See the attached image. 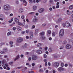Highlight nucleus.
<instances>
[{
	"instance_id": "20e7f679",
	"label": "nucleus",
	"mask_w": 73,
	"mask_h": 73,
	"mask_svg": "<svg viewBox=\"0 0 73 73\" xmlns=\"http://www.w3.org/2000/svg\"><path fill=\"white\" fill-rule=\"evenodd\" d=\"M65 26L67 28H68L69 27L71 26L70 24L69 23L68 21H66L65 23Z\"/></svg>"
},
{
	"instance_id": "f704fd0d",
	"label": "nucleus",
	"mask_w": 73,
	"mask_h": 73,
	"mask_svg": "<svg viewBox=\"0 0 73 73\" xmlns=\"http://www.w3.org/2000/svg\"><path fill=\"white\" fill-rule=\"evenodd\" d=\"M25 17L24 15H23L21 16V18L22 19H24Z\"/></svg>"
},
{
	"instance_id": "774afa93",
	"label": "nucleus",
	"mask_w": 73,
	"mask_h": 73,
	"mask_svg": "<svg viewBox=\"0 0 73 73\" xmlns=\"http://www.w3.org/2000/svg\"><path fill=\"white\" fill-rule=\"evenodd\" d=\"M13 14H11L9 16H13Z\"/></svg>"
},
{
	"instance_id": "b1692460",
	"label": "nucleus",
	"mask_w": 73,
	"mask_h": 73,
	"mask_svg": "<svg viewBox=\"0 0 73 73\" xmlns=\"http://www.w3.org/2000/svg\"><path fill=\"white\" fill-rule=\"evenodd\" d=\"M27 46V44L25 43V45H24L22 47L23 48H25Z\"/></svg>"
},
{
	"instance_id": "aec40b11",
	"label": "nucleus",
	"mask_w": 73,
	"mask_h": 73,
	"mask_svg": "<svg viewBox=\"0 0 73 73\" xmlns=\"http://www.w3.org/2000/svg\"><path fill=\"white\" fill-rule=\"evenodd\" d=\"M33 10L35 11V10H36L37 9V7L36 6H34L33 7Z\"/></svg>"
},
{
	"instance_id": "dca6fc26",
	"label": "nucleus",
	"mask_w": 73,
	"mask_h": 73,
	"mask_svg": "<svg viewBox=\"0 0 73 73\" xmlns=\"http://www.w3.org/2000/svg\"><path fill=\"white\" fill-rule=\"evenodd\" d=\"M15 22H16L17 24L19 22V20L17 18H15L14 19Z\"/></svg>"
},
{
	"instance_id": "864d4df0",
	"label": "nucleus",
	"mask_w": 73,
	"mask_h": 73,
	"mask_svg": "<svg viewBox=\"0 0 73 73\" xmlns=\"http://www.w3.org/2000/svg\"><path fill=\"white\" fill-rule=\"evenodd\" d=\"M62 25H63V27H65V26H65V24L64 23H63Z\"/></svg>"
},
{
	"instance_id": "7c9ffc66",
	"label": "nucleus",
	"mask_w": 73,
	"mask_h": 73,
	"mask_svg": "<svg viewBox=\"0 0 73 73\" xmlns=\"http://www.w3.org/2000/svg\"><path fill=\"white\" fill-rule=\"evenodd\" d=\"M1 54H5V52L3 51H1Z\"/></svg>"
},
{
	"instance_id": "c756f323",
	"label": "nucleus",
	"mask_w": 73,
	"mask_h": 73,
	"mask_svg": "<svg viewBox=\"0 0 73 73\" xmlns=\"http://www.w3.org/2000/svg\"><path fill=\"white\" fill-rule=\"evenodd\" d=\"M11 34H12V33H11V32H8L7 34V36H9V35H11Z\"/></svg>"
},
{
	"instance_id": "2f4dec72",
	"label": "nucleus",
	"mask_w": 73,
	"mask_h": 73,
	"mask_svg": "<svg viewBox=\"0 0 73 73\" xmlns=\"http://www.w3.org/2000/svg\"><path fill=\"white\" fill-rule=\"evenodd\" d=\"M13 64V62H10L9 63V65H12V64Z\"/></svg>"
},
{
	"instance_id": "8fccbe9b",
	"label": "nucleus",
	"mask_w": 73,
	"mask_h": 73,
	"mask_svg": "<svg viewBox=\"0 0 73 73\" xmlns=\"http://www.w3.org/2000/svg\"><path fill=\"white\" fill-rule=\"evenodd\" d=\"M28 73H34V72L29 71H28Z\"/></svg>"
},
{
	"instance_id": "3c124183",
	"label": "nucleus",
	"mask_w": 73,
	"mask_h": 73,
	"mask_svg": "<svg viewBox=\"0 0 73 73\" xmlns=\"http://www.w3.org/2000/svg\"><path fill=\"white\" fill-rule=\"evenodd\" d=\"M25 33V31H22L21 32V34H24Z\"/></svg>"
},
{
	"instance_id": "c85d7f7f",
	"label": "nucleus",
	"mask_w": 73,
	"mask_h": 73,
	"mask_svg": "<svg viewBox=\"0 0 73 73\" xmlns=\"http://www.w3.org/2000/svg\"><path fill=\"white\" fill-rule=\"evenodd\" d=\"M29 2L30 4H33V1L32 0H29Z\"/></svg>"
},
{
	"instance_id": "f3484780",
	"label": "nucleus",
	"mask_w": 73,
	"mask_h": 73,
	"mask_svg": "<svg viewBox=\"0 0 73 73\" xmlns=\"http://www.w3.org/2000/svg\"><path fill=\"white\" fill-rule=\"evenodd\" d=\"M37 20H38V19L37 18H34L33 20V23H36V22L37 21Z\"/></svg>"
},
{
	"instance_id": "473e14b6",
	"label": "nucleus",
	"mask_w": 73,
	"mask_h": 73,
	"mask_svg": "<svg viewBox=\"0 0 73 73\" xmlns=\"http://www.w3.org/2000/svg\"><path fill=\"white\" fill-rule=\"evenodd\" d=\"M39 72H42V73H43V72H44V70L41 69H40L39 70Z\"/></svg>"
},
{
	"instance_id": "1a4fd4ad",
	"label": "nucleus",
	"mask_w": 73,
	"mask_h": 73,
	"mask_svg": "<svg viewBox=\"0 0 73 73\" xmlns=\"http://www.w3.org/2000/svg\"><path fill=\"white\" fill-rule=\"evenodd\" d=\"M16 28L18 31H22V28L20 27V26H17L16 27Z\"/></svg>"
},
{
	"instance_id": "0e129e2a",
	"label": "nucleus",
	"mask_w": 73,
	"mask_h": 73,
	"mask_svg": "<svg viewBox=\"0 0 73 73\" xmlns=\"http://www.w3.org/2000/svg\"><path fill=\"white\" fill-rule=\"evenodd\" d=\"M0 66H4V63H2V64H1Z\"/></svg>"
},
{
	"instance_id": "13d9d810",
	"label": "nucleus",
	"mask_w": 73,
	"mask_h": 73,
	"mask_svg": "<svg viewBox=\"0 0 73 73\" xmlns=\"http://www.w3.org/2000/svg\"><path fill=\"white\" fill-rule=\"evenodd\" d=\"M32 65L33 66H35V64L34 63H33L32 64Z\"/></svg>"
},
{
	"instance_id": "39448f33",
	"label": "nucleus",
	"mask_w": 73,
	"mask_h": 73,
	"mask_svg": "<svg viewBox=\"0 0 73 73\" xmlns=\"http://www.w3.org/2000/svg\"><path fill=\"white\" fill-rule=\"evenodd\" d=\"M64 69L63 68L60 67L58 69V70L59 72H61L63 71L64 70Z\"/></svg>"
},
{
	"instance_id": "0eeeda50",
	"label": "nucleus",
	"mask_w": 73,
	"mask_h": 73,
	"mask_svg": "<svg viewBox=\"0 0 73 73\" xmlns=\"http://www.w3.org/2000/svg\"><path fill=\"white\" fill-rule=\"evenodd\" d=\"M37 56L36 55H33L32 57V60H36V59L38 58Z\"/></svg>"
},
{
	"instance_id": "9b49d317",
	"label": "nucleus",
	"mask_w": 73,
	"mask_h": 73,
	"mask_svg": "<svg viewBox=\"0 0 73 73\" xmlns=\"http://www.w3.org/2000/svg\"><path fill=\"white\" fill-rule=\"evenodd\" d=\"M44 11V9L42 8L39 9L38 10V12L39 13H42Z\"/></svg>"
},
{
	"instance_id": "de8ad7c7",
	"label": "nucleus",
	"mask_w": 73,
	"mask_h": 73,
	"mask_svg": "<svg viewBox=\"0 0 73 73\" xmlns=\"http://www.w3.org/2000/svg\"><path fill=\"white\" fill-rule=\"evenodd\" d=\"M45 66H48V63L46 62H45Z\"/></svg>"
},
{
	"instance_id": "cd10ccee",
	"label": "nucleus",
	"mask_w": 73,
	"mask_h": 73,
	"mask_svg": "<svg viewBox=\"0 0 73 73\" xmlns=\"http://www.w3.org/2000/svg\"><path fill=\"white\" fill-rule=\"evenodd\" d=\"M48 51L50 52H53V50L51 48H50L49 49Z\"/></svg>"
},
{
	"instance_id": "680f3d73",
	"label": "nucleus",
	"mask_w": 73,
	"mask_h": 73,
	"mask_svg": "<svg viewBox=\"0 0 73 73\" xmlns=\"http://www.w3.org/2000/svg\"><path fill=\"white\" fill-rule=\"evenodd\" d=\"M68 64H65V65H64V66H65V67H67V66H68Z\"/></svg>"
},
{
	"instance_id": "4d7b16f0",
	"label": "nucleus",
	"mask_w": 73,
	"mask_h": 73,
	"mask_svg": "<svg viewBox=\"0 0 73 73\" xmlns=\"http://www.w3.org/2000/svg\"><path fill=\"white\" fill-rule=\"evenodd\" d=\"M34 13H34L33 12L29 13V14H31V15H32V14H33Z\"/></svg>"
},
{
	"instance_id": "bb28decb",
	"label": "nucleus",
	"mask_w": 73,
	"mask_h": 73,
	"mask_svg": "<svg viewBox=\"0 0 73 73\" xmlns=\"http://www.w3.org/2000/svg\"><path fill=\"white\" fill-rule=\"evenodd\" d=\"M41 45H42L41 43H38V44L36 45V46L39 47L40 46H41Z\"/></svg>"
},
{
	"instance_id": "bf43d9fd",
	"label": "nucleus",
	"mask_w": 73,
	"mask_h": 73,
	"mask_svg": "<svg viewBox=\"0 0 73 73\" xmlns=\"http://www.w3.org/2000/svg\"><path fill=\"white\" fill-rule=\"evenodd\" d=\"M46 25V24H43L42 25V27H45Z\"/></svg>"
},
{
	"instance_id": "e2e57ef3",
	"label": "nucleus",
	"mask_w": 73,
	"mask_h": 73,
	"mask_svg": "<svg viewBox=\"0 0 73 73\" xmlns=\"http://www.w3.org/2000/svg\"><path fill=\"white\" fill-rule=\"evenodd\" d=\"M5 44V43H4V42L1 43V44L2 45H2H4V44Z\"/></svg>"
},
{
	"instance_id": "9d476101",
	"label": "nucleus",
	"mask_w": 73,
	"mask_h": 73,
	"mask_svg": "<svg viewBox=\"0 0 73 73\" xmlns=\"http://www.w3.org/2000/svg\"><path fill=\"white\" fill-rule=\"evenodd\" d=\"M17 23L18 24V25H23V26H24V25H25V23L24 22H23V23H22L19 22Z\"/></svg>"
},
{
	"instance_id": "6e6d98bb",
	"label": "nucleus",
	"mask_w": 73,
	"mask_h": 73,
	"mask_svg": "<svg viewBox=\"0 0 73 73\" xmlns=\"http://www.w3.org/2000/svg\"><path fill=\"white\" fill-rule=\"evenodd\" d=\"M69 66L70 67H72V65L70 64H69Z\"/></svg>"
},
{
	"instance_id": "6e6552de",
	"label": "nucleus",
	"mask_w": 73,
	"mask_h": 73,
	"mask_svg": "<svg viewBox=\"0 0 73 73\" xmlns=\"http://www.w3.org/2000/svg\"><path fill=\"white\" fill-rule=\"evenodd\" d=\"M66 49H69L72 48V46L70 44H67L66 46Z\"/></svg>"
},
{
	"instance_id": "5701e85b",
	"label": "nucleus",
	"mask_w": 73,
	"mask_h": 73,
	"mask_svg": "<svg viewBox=\"0 0 73 73\" xmlns=\"http://www.w3.org/2000/svg\"><path fill=\"white\" fill-rule=\"evenodd\" d=\"M45 35V32H41L40 33V36H44Z\"/></svg>"
},
{
	"instance_id": "c9c22d12",
	"label": "nucleus",
	"mask_w": 73,
	"mask_h": 73,
	"mask_svg": "<svg viewBox=\"0 0 73 73\" xmlns=\"http://www.w3.org/2000/svg\"><path fill=\"white\" fill-rule=\"evenodd\" d=\"M62 20V19L61 18H59L58 19V22H60Z\"/></svg>"
},
{
	"instance_id": "37998d69",
	"label": "nucleus",
	"mask_w": 73,
	"mask_h": 73,
	"mask_svg": "<svg viewBox=\"0 0 73 73\" xmlns=\"http://www.w3.org/2000/svg\"><path fill=\"white\" fill-rule=\"evenodd\" d=\"M15 3L16 4H19V1H16L15 2Z\"/></svg>"
},
{
	"instance_id": "72a5a7b5",
	"label": "nucleus",
	"mask_w": 73,
	"mask_h": 73,
	"mask_svg": "<svg viewBox=\"0 0 73 73\" xmlns=\"http://www.w3.org/2000/svg\"><path fill=\"white\" fill-rule=\"evenodd\" d=\"M38 32V29H36L35 30V33H37Z\"/></svg>"
},
{
	"instance_id": "f03ea898",
	"label": "nucleus",
	"mask_w": 73,
	"mask_h": 73,
	"mask_svg": "<svg viewBox=\"0 0 73 73\" xmlns=\"http://www.w3.org/2000/svg\"><path fill=\"white\" fill-rule=\"evenodd\" d=\"M64 30L63 29H62L60 30L59 32V36L60 37H62L64 36Z\"/></svg>"
},
{
	"instance_id": "603ef678",
	"label": "nucleus",
	"mask_w": 73,
	"mask_h": 73,
	"mask_svg": "<svg viewBox=\"0 0 73 73\" xmlns=\"http://www.w3.org/2000/svg\"><path fill=\"white\" fill-rule=\"evenodd\" d=\"M49 2L50 3H53V0H50Z\"/></svg>"
},
{
	"instance_id": "49530a36",
	"label": "nucleus",
	"mask_w": 73,
	"mask_h": 73,
	"mask_svg": "<svg viewBox=\"0 0 73 73\" xmlns=\"http://www.w3.org/2000/svg\"><path fill=\"white\" fill-rule=\"evenodd\" d=\"M5 66H6V67H8V64L7 63H6L5 64Z\"/></svg>"
},
{
	"instance_id": "09e8293b",
	"label": "nucleus",
	"mask_w": 73,
	"mask_h": 73,
	"mask_svg": "<svg viewBox=\"0 0 73 73\" xmlns=\"http://www.w3.org/2000/svg\"><path fill=\"white\" fill-rule=\"evenodd\" d=\"M30 35H33V33L32 32H30Z\"/></svg>"
},
{
	"instance_id": "393cba45",
	"label": "nucleus",
	"mask_w": 73,
	"mask_h": 73,
	"mask_svg": "<svg viewBox=\"0 0 73 73\" xmlns=\"http://www.w3.org/2000/svg\"><path fill=\"white\" fill-rule=\"evenodd\" d=\"M19 13H22V12H23V9H19Z\"/></svg>"
},
{
	"instance_id": "69168bd1",
	"label": "nucleus",
	"mask_w": 73,
	"mask_h": 73,
	"mask_svg": "<svg viewBox=\"0 0 73 73\" xmlns=\"http://www.w3.org/2000/svg\"><path fill=\"white\" fill-rule=\"evenodd\" d=\"M13 30H14V31H15L16 30V27H14L13 28Z\"/></svg>"
},
{
	"instance_id": "423d86ee",
	"label": "nucleus",
	"mask_w": 73,
	"mask_h": 73,
	"mask_svg": "<svg viewBox=\"0 0 73 73\" xmlns=\"http://www.w3.org/2000/svg\"><path fill=\"white\" fill-rule=\"evenodd\" d=\"M59 66V63L58 62H55L54 64V66L55 68H57Z\"/></svg>"
},
{
	"instance_id": "4468645a",
	"label": "nucleus",
	"mask_w": 73,
	"mask_h": 73,
	"mask_svg": "<svg viewBox=\"0 0 73 73\" xmlns=\"http://www.w3.org/2000/svg\"><path fill=\"white\" fill-rule=\"evenodd\" d=\"M50 34H51V31L50 30H48L47 31V36H50Z\"/></svg>"
},
{
	"instance_id": "ea45409f",
	"label": "nucleus",
	"mask_w": 73,
	"mask_h": 73,
	"mask_svg": "<svg viewBox=\"0 0 73 73\" xmlns=\"http://www.w3.org/2000/svg\"><path fill=\"white\" fill-rule=\"evenodd\" d=\"M52 36L53 37H54V36H55V33L54 32L52 33Z\"/></svg>"
},
{
	"instance_id": "f8f14e48",
	"label": "nucleus",
	"mask_w": 73,
	"mask_h": 73,
	"mask_svg": "<svg viewBox=\"0 0 73 73\" xmlns=\"http://www.w3.org/2000/svg\"><path fill=\"white\" fill-rule=\"evenodd\" d=\"M20 58V56L19 55H18L17 57L15 58L14 60V61H16V60H18V59H19V58Z\"/></svg>"
},
{
	"instance_id": "052dcab7",
	"label": "nucleus",
	"mask_w": 73,
	"mask_h": 73,
	"mask_svg": "<svg viewBox=\"0 0 73 73\" xmlns=\"http://www.w3.org/2000/svg\"><path fill=\"white\" fill-rule=\"evenodd\" d=\"M54 2L55 3H56L57 2V1H59V0H54Z\"/></svg>"
},
{
	"instance_id": "58836bf2",
	"label": "nucleus",
	"mask_w": 73,
	"mask_h": 73,
	"mask_svg": "<svg viewBox=\"0 0 73 73\" xmlns=\"http://www.w3.org/2000/svg\"><path fill=\"white\" fill-rule=\"evenodd\" d=\"M67 43V42H66V41H64L63 42V44H66Z\"/></svg>"
},
{
	"instance_id": "f257e3e1",
	"label": "nucleus",
	"mask_w": 73,
	"mask_h": 73,
	"mask_svg": "<svg viewBox=\"0 0 73 73\" xmlns=\"http://www.w3.org/2000/svg\"><path fill=\"white\" fill-rule=\"evenodd\" d=\"M3 8L5 11H9L11 9V6L8 5H5L3 6Z\"/></svg>"
},
{
	"instance_id": "c03bdc74",
	"label": "nucleus",
	"mask_w": 73,
	"mask_h": 73,
	"mask_svg": "<svg viewBox=\"0 0 73 73\" xmlns=\"http://www.w3.org/2000/svg\"><path fill=\"white\" fill-rule=\"evenodd\" d=\"M61 66L62 67H63L64 66V63H61Z\"/></svg>"
},
{
	"instance_id": "4c0bfd02",
	"label": "nucleus",
	"mask_w": 73,
	"mask_h": 73,
	"mask_svg": "<svg viewBox=\"0 0 73 73\" xmlns=\"http://www.w3.org/2000/svg\"><path fill=\"white\" fill-rule=\"evenodd\" d=\"M35 25H34L32 26V27L31 28V29H35Z\"/></svg>"
},
{
	"instance_id": "412c9836",
	"label": "nucleus",
	"mask_w": 73,
	"mask_h": 73,
	"mask_svg": "<svg viewBox=\"0 0 73 73\" xmlns=\"http://www.w3.org/2000/svg\"><path fill=\"white\" fill-rule=\"evenodd\" d=\"M3 50L5 52H7L8 51V49L6 48H4L3 49Z\"/></svg>"
},
{
	"instance_id": "79ce46f5",
	"label": "nucleus",
	"mask_w": 73,
	"mask_h": 73,
	"mask_svg": "<svg viewBox=\"0 0 73 73\" xmlns=\"http://www.w3.org/2000/svg\"><path fill=\"white\" fill-rule=\"evenodd\" d=\"M25 28H28V25H26L25 26Z\"/></svg>"
},
{
	"instance_id": "a211bd4d",
	"label": "nucleus",
	"mask_w": 73,
	"mask_h": 73,
	"mask_svg": "<svg viewBox=\"0 0 73 73\" xmlns=\"http://www.w3.org/2000/svg\"><path fill=\"white\" fill-rule=\"evenodd\" d=\"M46 38V37L45 36H41L40 37V39L42 40H44Z\"/></svg>"
},
{
	"instance_id": "ddd939ff",
	"label": "nucleus",
	"mask_w": 73,
	"mask_h": 73,
	"mask_svg": "<svg viewBox=\"0 0 73 73\" xmlns=\"http://www.w3.org/2000/svg\"><path fill=\"white\" fill-rule=\"evenodd\" d=\"M56 8H58L59 7H60V3L59 2H57L56 4Z\"/></svg>"
},
{
	"instance_id": "2eb2a0df",
	"label": "nucleus",
	"mask_w": 73,
	"mask_h": 73,
	"mask_svg": "<svg viewBox=\"0 0 73 73\" xmlns=\"http://www.w3.org/2000/svg\"><path fill=\"white\" fill-rule=\"evenodd\" d=\"M36 53L38 54H41V53H42V51L40 50H39L36 51Z\"/></svg>"
},
{
	"instance_id": "e433bc0d",
	"label": "nucleus",
	"mask_w": 73,
	"mask_h": 73,
	"mask_svg": "<svg viewBox=\"0 0 73 73\" xmlns=\"http://www.w3.org/2000/svg\"><path fill=\"white\" fill-rule=\"evenodd\" d=\"M5 62H6V60H5V59H3L2 60L3 64H4V63H5Z\"/></svg>"
},
{
	"instance_id": "a878e982",
	"label": "nucleus",
	"mask_w": 73,
	"mask_h": 73,
	"mask_svg": "<svg viewBox=\"0 0 73 73\" xmlns=\"http://www.w3.org/2000/svg\"><path fill=\"white\" fill-rule=\"evenodd\" d=\"M69 8L70 9H73V5H70L69 7Z\"/></svg>"
},
{
	"instance_id": "338daca9",
	"label": "nucleus",
	"mask_w": 73,
	"mask_h": 73,
	"mask_svg": "<svg viewBox=\"0 0 73 73\" xmlns=\"http://www.w3.org/2000/svg\"><path fill=\"white\" fill-rule=\"evenodd\" d=\"M49 11H52V8L51 7L49 9Z\"/></svg>"
},
{
	"instance_id": "7ed1b4c3",
	"label": "nucleus",
	"mask_w": 73,
	"mask_h": 73,
	"mask_svg": "<svg viewBox=\"0 0 73 73\" xmlns=\"http://www.w3.org/2000/svg\"><path fill=\"white\" fill-rule=\"evenodd\" d=\"M23 39L21 37H19L17 39V41L18 43H21L23 42Z\"/></svg>"
},
{
	"instance_id": "a18cd8bd",
	"label": "nucleus",
	"mask_w": 73,
	"mask_h": 73,
	"mask_svg": "<svg viewBox=\"0 0 73 73\" xmlns=\"http://www.w3.org/2000/svg\"><path fill=\"white\" fill-rule=\"evenodd\" d=\"M23 3H25L26 4H27L28 3L25 0L23 1Z\"/></svg>"
},
{
	"instance_id": "5fc2aeb1",
	"label": "nucleus",
	"mask_w": 73,
	"mask_h": 73,
	"mask_svg": "<svg viewBox=\"0 0 73 73\" xmlns=\"http://www.w3.org/2000/svg\"><path fill=\"white\" fill-rule=\"evenodd\" d=\"M8 57V56L7 55H5L4 56V58H7Z\"/></svg>"
},
{
	"instance_id": "a19ab883",
	"label": "nucleus",
	"mask_w": 73,
	"mask_h": 73,
	"mask_svg": "<svg viewBox=\"0 0 73 73\" xmlns=\"http://www.w3.org/2000/svg\"><path fill=\"white\" fill-rule=\"evenodd\" d=\"M29 30H27L26 31V33H29Z\"/></svg>"
},
{
	"instance_id": "6ab92c4d",
	"label": "nucleus",
	"mask_w": 73,
	"mask_h": 73,
	"mask_svg": "<svg viewBox=\"0 0 73 73\" xmlns=\"http://www.w3.org/2000/svg\"><path fill=\"white\" fill-rule=\"evenodd\" d=\"M67 13L68 15H70L72 14V12L70 11H69V10L67 11Z\"/></svg>"
},
{
	"instance_id": "4be33fe9",
	"label": "nucleus",
	"mask_w": 73,
	"mask_h": 73,
	"mask_svg": "<svg viewBox=\"0 0 73 73\" xmlns=\"http://www.w3.org/2000/svg\"><path fill=\"white\" fill-rule=\"evenodd\" d=\"M9 44H10V45H10V47H13V45H12V44H13V42L10 41L9 42Z\"/></svg>"
}]
</instances>
